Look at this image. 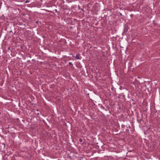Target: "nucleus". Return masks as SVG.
<instances>
[{
	"mask_svg": "<svg viewBox=\"0 0 160 160\" xmlns=\"http://www.w3.org/2000/svg\"><path fill=\"white\" fill-rule=\"evenodd\" d=\"M10 47H8V50H10Z\"/></svg>",
	"mask_w": 160,
	"mask_h": 160,
	"instance_id": "nucleus-4",
	"label": "nucleus"
},
{
	"mask_svg": "<svg viewBox=\"0 0 160 160\" xmlns=\"http://www.w3.org/2000/svg\"><path fill=\"white\" fill-rule=\"evenodd\" d=\"M69 65H72V63L71 62H69Z\"/></svg>",
	"mask_w": 160,
	"mask_h": 160,
	"instance_id": "nucleus-3",
	"label": "nucleus"
},
{
	"mask_svg": "<svg viewBox=\"0 0 160 160\" xmlns=\"http://www.w3.org/2000/svg\"><path fill=\"white\" fill-rule=\"evenodd\" d=\"M79 141H80L81 142H82V139L80 138V139H79Z\"/></svg>",
	"mask_w": 160,
	"mask_h": 160,
	"instance_id": "nucleus-2",
	"label": "nucleus"
},
{
	"mask_svg": "<svg viewBox=\"0 0 160 160\" xmlns=\"http://www.w3.org/2000/svg\"><path fill=\"white\" fill-rule=\"evenodd\" d=\"M76 58L77 59H80L79 57V55L77 54L76 55Z\"/></svg>",
	"mask_w": 160,
	"mask_h": 160,
	"instance_id": "nucleus-1",
	"label": "nucleus"
},
{
	"mask_svg": "<svg viewBox=\"0 0 160 160\" xmlns=\"http://www.w3.org/2000/svg\"><path fill=\"white\" fill-rule=\"evenodd\" d=\"M120 15H121V16H122V13H120Z\"/></svg>",
	"mask_w": 160,
	"mask_h": 160,
	"instance_id": "nucleus-5",
	"label": "nucleus"
}]
</instances>
